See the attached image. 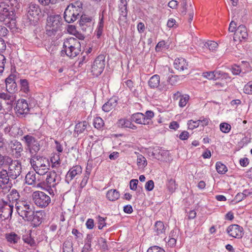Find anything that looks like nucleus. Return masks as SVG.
I'll return each instance as SVG.
<instances>
[{"instance_id":"nucleus-31","label":"nucleus","mask_w":252,"mask_h":252,"mask_svg":"<svg viewBox=\"0 0 252 252\" xmlns=\"http://www.w3.org/2000/svg\"><path fill=\"white\" fill-rule=\"evenodd\" d=\"M137 164L139 168H144L147 165V160L142 155H139L137 156Z\"/></svg>"},{"instance_id":"nucleus-63","label":"nucleus","mask_w":252,"mask_h":252,"mask_svg":"<svg viewBox=\"0 0 252 252\" xmlns=\"http://www.w3.org/2000/svg\"><path fill=\"white\" fill-rule=\"evenodd\" d=\"M154 116V112L152 111H147L144 115L145 117V121L147 122L148 120L151 119Z\"/></svg>"},{"instance_id":"nucleus-22","label":"nucleus","mask_w":252,"mask_h":252,"mask_svg":"<svg viewBox=\"0 0 252 252\" xmlns=\"http://www.w3.org/2000/svg\"><path fill=\"white\" fill-rule=\"evenodd\" d=\"M118 126L119 127H127L132 129H136L137 127L133 125L131 121L125 119H120L117 122Z\"/></svg>"},{"instance_id":"nucleus-62","label":"nucleus","mask_w":252,"mask_h":252,"mask_svg":"<svg viewBox=\"0 0 252 252\" xmlns=\"http://www.w3.org/2000/svg\"><path fill=\"white\" fill-rule=\"evenodd\" d=\"M8 32L6 27L3 26H0V36H5Z\"/></svg>"},{"instance_id":"nucleus-23","label":"nucleus","mask_w":252,"mask_h":252,"mask_svg":"<svg viewBox=\"0 0 252 252\" xmlns=\"http://www.w3.org/2000/svg\"><path fill=\"white\" fill-rule=\"evenodd\" d=\"M174 65L175 68L179 71H183L185 69H187L188 66V63L186 60L182 58L176 59Z\"/></svg>"},{"instance_id":"nucleus-53","label":"nucleus","mask_w":252,"mask_h":252,"mask_svg":"<svg viewBox=\"0 0 252 252\" xmlns=\"http://www.w3.org/2000/svg\"><path fill=\"white\" fill-rule=\"evenodd\" d=\"M147 252H165V251L158 247V246H153L151 247L148 249Z\"/></svg>"},{"instance_id":"nucleus-35","label":"nucleus","mask_w":252,"mask_h":252,"mask_svg":"<svg viewBox=\"0 0 252 252\" xmlns=\"http://www.w3.org/2000/svg\"><path fill=\"white\" fill-rule=\"evenodd\" d=\"M12 142L13 143L12 145L11 146V149L13 150H15L16 153L20 154L23 151L22 145L20 142L15 140L13 142Z\"/></svg>"},{"instance_id":"nucleus-12","label":"nucleus","mask_w":252,"mask_h":252,"mask_svg":"<svg viewBox=\"0 0 252 252\" xmlns=\"http://www.w3.org/2000/svg\"><path fill=\"white\" fill-rule=\"evenodd\" d=\"M21 170L22 166L21 163L16 160L12 161L11 159L7 171L10 178L16 179L21 174Z\"/></svg>"},{"instance_id":"nucleus-38","label":"nucleus","mask_w":252,"mask_h":252,"mask_svg":"<svg viewBox=\"0 0 252 252\" xmlns=\"http://www.w3.org/2000/svg\"><path fill=\"white\" fill-rule=\"evenodd\" d=\"M10 176L6 169H2L0 171V181L9 182Z\"/></svg>"},{"instance_id":"nucleus-43","label":"nucleus","mask_w":252,"mask_h":252,"mask_svg":"<svg viewBox=\"0 0 252 252\" xmlns=\"http://www.w3.org/2000/svg\"><path fill=\"white\" fill-rule=\"evenodd\" d=\"M10 162V158L8 156H4L0 154V167L4 165L8 164Z\"/></svg>"},{"instance_id":"nucleus-58","label":"nucleus","mask_w":252,"mask_h":252,"mask_svg":"<svg viewBox=\"0 0 252 252\" xmlns=\"http://www.w3.org/2000/svg\"><path fill=\"white\" fill-rule=\"evenodd\" d=\"M230 1L231 3V5H230V9L234 17L235 13H236V8H235L236 5V0H230Z\"/></svg>"},{"instance_id":"nucleus-4","label":"nucleus","mask_w":252,"mask_h":252,"mask_svg":"<svg viewBox=\"0 0 252 252\" xmlns=\"http://www.w3.org/2000/svg\"><path fill=\"white\" fill-rule=\"evenodd\" d=\"M18 215L25 220L31 221L34 218V207L30 202L19 201L15 204Z\"/></svg>"},{"instance_id":"nucleus-16","label":"nucleus","mask_w":252,"mask_h":252,"mask_svg":"<svg viewBox=\"0 0 252 252\" xmlns=\"http://www.w3.org/2000/svg\"><path fill=\"white\" fill-rule=\"evenodd\" d=\"M14 109L16 113L19 115L26 114L30 110L27 101L24 99H19L17 101Z\"/></svg>"},{"instance_id":"nucleus-6","label":"nucleus","mask_w":252,"mask_h":252,"mask_svg":"<svg viewBox=\"0 0 252 252\" xmlns=\"http://www.w3.org/2000/svg\"><path fill=\"white\" fill-rule=\"evenodd\" d=\"M32 197L34 203L41 208H46L51 202L50 197L43 191H34L32 193Z\"/></svg>"},{"instance_id":"nucleus-2","label":"nucleus","mask_w":252,"mask_h":252,"mask_svg":"<svg viewBox=\"0 0 252 252\" xmlns=\"http://www.w3.org/2000/svg\"><path fill=\"white\" fill-rule=\"evenodd\" d=\"M81 44L79 40L73 37L66 38L63 44L61 51L62 56L66 55L70 58L76 57L80 52Z\"/></svg>"},{"instance_id":"nucleus-10","label":"nucleus","mask_w":252,"mask_h":252,"mask_svg":"<svg viewBox=\"0 0 252 252\" xmlns=\"http://www.w3.org/2000/svg\"><path fill=\"white\" fill-rule=\"evenodd\" d=\"M13 209V205L12 203L2 200L0 203V220L11 219Z\"/></svg>"},{"instance_id":"nucleus-59","label":"nucleus","mask_w":252,"mask_h":252,"mask_svg":"<svg viewBox=\"0 0 252 252\" xmlns=\"http://www.w3.org/2000/svg\"><path fill=\"white\" fill-rule=\"evenodd\" d=\"M127 9L126 6H122L121 7V13L120 15L121 17H123L125 19H126L127 17Z\"/></svg>"},{"instance_id":"nucleus-41","label":"nucleus","mask_w":252,"mask_h":252,"mask_svg":"<svg viewBox=\"0 0 252 252\" xmlns=\"http://www.w3.org/2000/svg\"><path fill=\"white\" fill-rule=\"evenodd\" d=\"M91 238L87 237L85 245L82 248V252H88L91 250Z\"/></svg>"},{"instance_id":"nucleus-57","label":"nucleus","mask_w":252,"mask_h":252,"mask_svg":"<svg viewBox=\"0 0 252 252\" xmlns=\"http://www.w3.org/2000/svg\"><path fill=\"white\" fill-rule=\"evenodd\" d=\"M245 93L248 94H252V81L249 82L245 86Z\"/></svg>"},{"instance_id":"nucleus-25","label":"nucleus","mask_w":252,"mask_h":252,"mask_svg":"<svg viewBox=\"0 0 252 252\" xmlns=\"http://www.w3.org/2000/svg\"><path fill=\"white\" fill-rule=\"evenodd\" d=\"M107 198L111 201H115L120 197V193L115 189L109 190L106 193Z\"/></svg>"},{"instance_id":"nucleus-54","label":"nucleus","mask_w":252,"mask_h":252,"mask_svg":"<svg viewBox=\"0 0 252 252\" xmlns=\"http://www.w3.org/2000/svg\"><path fill=\"white\" fill-rule=\"evenodd\" d=\"M145 189L148 191H151L154 188V182L153 180H149L146 182L145 186Z\"/></svg>"},{"instance_id":"nucleus-20","label":"nucleus","mask_w":252,"mask_h":252,"mask_svg":"<svg viewBox=\"0 0 252 252\" xmlns=\"http://www.w3.org/2000/svg\"><path fill=\"white\" fill-rule=\"evenodd\" d=\"M19 198L20 195L15 189H12L7 195L8 203H11L13 205L14 203L16 204L17 202L20 201Z\"/></svg>"},{"instance_id":"nucleus-3","label":"nucleus","mask_w":252,"mask_h":252,"mask_svg":"<svg viewBox=\"0 0 252 252\" xmlns=\"http://www.w3.org/2000/svg\"><path fill=\"white\" fill-rule=\"evenodd\" d=\"M30 162L34 171L40 175L48 173L50 167V163L47 158L37 155L32 157Z\"/></svg>"},{"instance_id":"nucleus-51","label":"nucleus","mask_w":252,"mask_h":252,"mask_svg":"<svg viewBox=\"0 0 252 252\" xmlns=\"http://www.w3.org/2000/svg\"><path fill=\"white\" fill-rule=\"evenodd\" d=\"M6 59L5 57L0 54V74L2 73L4 70Z\"/></svg>"},{"instance_id":"nucleus-32","label":"nucleus","mask_w":252,"mask_h":252,"mask_svg":"<svg viewBox=\"0 0 252 252\" xmlns=\"http://www.w3.org/2000/svg\"><path fill=\"white\" fill-rule=\"evenodd\" d=\"M10 188L9 182L0 181V192L4 194L9 190Z\"/></svg>"},{"instance_id":"nucleus-55","label":"nucleus","mask_w":252,"mask_h":252,"mask_svg":"<svg viewBox=\"0 0 252 252\" xmlns=\"http://www.w3.org/2000/svg\"><path fill=\"white\" fill-rule=\"evenodd\" d=\"M177 76L171 75L168 77L167 81L171 85H174L177 82Z\"/></svg>"},{"instance_id":"nucleus-27","label":"nucleus","mask_w":252,"mask_h":252,"mask_svg":"<svg viewBox=\"0 0 252 252\" xmlns=\"http://www.w3.org/2000/svg\"><path fill=\"white\" fill-rule=\"evenodd\" d=\"M221 73L220 71L206 72L203 73V76L210 80H216L220 77Z\"/></svg>"},{"instance_id":"nucleus-11","label":"nucleus","mask_w":252,"mask_h":252,"mask_svg":"<svg viewBox=\"0 0 252 252\" xmlns=\"http://www.w3.org/2000/svg\"><path fill=\"white\" fill-rule=\"evenodd\" d=\"M27 15L28 19L33 23L37 22L41 14V9L38 5L35 3L29 4L27 8Z\"/></svg>"},{"instance_id":"nucleus-44","label":"nucleus","mask_w":252,"mask_h":252,"mask_svg":"<svg viewBox=\"0 0 252 252\" xmlns=\"http://www.w3.org/2000/svg\"><path fill=\"white\" fill-rule=\"evenodd\" d=\"M103 120L100 117H96L94 119V126L97 129H100L104 126Z\"/></svg>"},{"instance_id":"nucleus-26","label":"nucleus","mask_w":252,"mask_h":252,"mask_svg":"<svg viewBox=\"0 0 252 252\" xmlns=\"http://www.w3.org/2000/svg\"><path fill=\"white\" fill-rule=\"evenodd\" d=\"M160 82L159 76L156 74L152 76L148 81V85L151 89H155L158 87Z\"/></svg>"},{"instance_id":"nucleus-56","label":"nucleus","mask_w":252,"mask_h":252,"mask_svg":"<svg viewBox=\"0 0 252 252\" xmlns=\"http://www.w3.org/2000/svg\"><path fill=\"white\" fill-rule=\"evenodd\" d=\"M138 181L137 179H132L130 181L129 187L131 190H136Z\"/></svg>"},{"instance_id":"nucleus-17","label":"nucleus","mask_w":252,"mask_h":252,"mask_svg":"<svg viewBox=\"0 0 252 252\" xmlns=\"http://www.w3.org/2000/svg\"><path fill=\"white\" fill-rule=\"evenodd\" d=\"M26 182L28 185L36 186L39 187L40 183L39 179L36 177V174L34 172H29L25 177Z\"/></svg>"},{"instance_id":"nucleus-5","label":"nucleus","mask_w":252,"mask_h":252,"mask_svg":"<svg viewBox=\"0 0 252 252\" xmlns=\"http://www.w3.org/2000/svg\"><path fill=\"white\" fill-rule=\"evenodd\" d=\"M82 3L80 1H77L74 3L70 4L65 9L64 12L65 21L68 23H72L77 19L79 13L81 12Z\"/></svg>"},{"instance_id":"nucleus-24","label":"nucleus","mask_w":252,"mask_h":252,"mask_svg":"<svg viewBox=\"0 0 252 252\" xmlns=\"http://www.w3.org/2000/svg\"><path fill=\"white\" fill-rule=\"evenodd\" d=\"M165 230L166 227L162 221H158L156 222L154 230L157 235H160L161 237H162V235L165 234Z\"/></svg>"},{"instance_id":"nucleus-33","label":"nucleus","mask_w":252,"mask_h":252,"mask_svg":"<svg viewBox=\"0 0 252 252\" xmlns=\"http://www.w3.org/2000/svg\"><path fill=\"white\" fill-rule=\"evenodd\" d=\"M23 133L22 130L20 129L19 126L16 125L11 126V136L16 137L18 135H22Z\"/></svg>"},{"instance_id":"nucleus-45","label":"nucleus","mask_w":252,"mask_h":252,"mask_svg":"<svg viewBox=\"0 0 252 252\" xmlns=\"http://www.w3.org/2000/svg\"><path fill=\"white\" fill-rule=\"evenodd\" d=\"M104 27V21H103V16H102L101 18L100 19L98 26L97 29V37H99L103 32V29Z\"/></svg>"},{"instance_id":"nucleus-64","label":"nucleus","mask_w":252,"mask_h":252,"mask_svg":"<svg viewBox=\"0 0 252 252\" xmlns=\"http://www.w3.org/2000/svg\"><path fill=\"white\" fill-rule=\"evenodd\" d=\"M239 162L242 166L246 167L248 165L249 160L247 158H241L239 160Z\"/></svg>"},{"instance_id":"nucleus-28","label":"nucleus","mask_w":252,"mask_h":252,"mask_svg":"<svg viewBox=\"0 0 252 252\" xmlns=\"http://www.w3.org/2000/svg\"><path fill=\"white\" fill-rule=\"evenodd\" d=\"M5 238L7 242L10 244L17 243L20 240V237L14 232L6 234Z\"/></svg>"},{"instance_id":"nucleus-34","label":"nucleus","mask_w":252,"mask_h":252,"mask_svg":"<svg viewBox=\"0 0 252 252\" xmlns=\"http://www.w3.org/2000/svg\"><path fill=\"white\" fill-rule=\"evenodd\" d=\"M204 47L208 48L210 51H214L218 48V44L214 41H208L204 44Z\"/></svg>"},{"instance_id":"nucleus-37","label":"nucleus","mask_w":252,"mask_h":252,"mask_svg":"<svg viewBox=\"0 0 252 252\" xmlns=\"http://www.w3.org/2000/svg\"><path fill=\"white\" fill-rule=\"evenodd\" d=\"M216 168L220 174H224L227 170L226 166L220 162H217L216 164Z\"/></svg>"},{"instance_id":"nucleus-14","label":"nucleus","mask_w":252,"mask_h":252,"mask_svg":"<svg viewBox=\"0 0 252 252\" xmlns=\"http://www.w3.org/2000/svg\"><path fill=\"white\" fill-rule=\"evenodd\" d=\"M232 15V21L230 23L229 28H228V32L229 34L227 36V37L229 39V44L230 45L234 46L235 43V33L236 32V22L235 18V17H233V15L231 13ZM235 16V14L234 15Z\"/></svg>"},{"instance_id":"nucleus-61","label":"nucleus","mask_w":252,"mask_h":252,"mask_svg":"<svg viewBox=\"0 0 252 252\" xmlns=\"http://www.w3.org/2000/svg\"><path fill=\"white\" fill-rule=\"evenodd\" d=\"M244 234V229L242 227L237 225V238H241Z\"/></svg>"},{"instance_id":"nucleus-40","label":"nucleus","mask_w":252,"mask_h":252,"mask_svg":"<svg viewBox=\"0 0 252 252\" xmlns=\"http://www.w3.org/2000/svg\"><path fill=\"white\" fill-rule=\"evenodd\" d=\"M189 99V96L188 94L183 95L179 99V106L180 107H185Z\"/></svg>"},{"instance_id":"nucleus-8","label":"nucleus","mask_w":252,"mask_h":252,"mask_svg":"<svg viewBox=\"0 0 252 252\" xmlns=\"http://www.w3.org/2000/svg\"><path fill=\"white\" fill-rule=\"evenodd\" d=\"M23 140L25 142L27 150H29L31 155V158L33 156L37 155V153L40 148L39 141L34 137L30 134L24 136Z\"/></svg>"},{"instance_id":"nucleus-13","label":"nucleus","mask_w":252,"mask_h":252,"mask_svg":"<svg viewBox=\"0 0 252 252\" xmlns=\"http://www.w3.org/2000/svg\"><path fill=\"white\" fill-rule=\"evenodd\" d=\"M47 173L46 179L47 185L50 188H55L61 181V178L60 175L54 171H52Z\"/></svg>"},{"instance_id":"nucleus-60","label":"nucleus","mask_w":252,"mask_h":252,"mask_svg":"<svg viewBox=\"0 0 252 252\" xmlns=\"http://www.w3.org/2000/svg\"><path fill=\"white\" fill-rule=\"evenodd\" d=\"M187 0H183L182 2V9L181 13L183 15H185L187 13Z\"/></svg>"},{"instance_id":"nucleus-42","label":"nucleus","mask_w":252,"mask_h":252,"mask_svg":"<svg viewBox=\"0 0 252 252\" xmlns=\"http://www.w3.org/2000/svg\"><path fill=\"white\" fill-rule=\"evenodd\" d=\"M227 233L234 238H236V224L230 225L227 229Z\"/></svg>"},{"instance_id":"nucleus-49","label":"nucleus","mask_w":252,"mask_h":252,"mask_svg":"<svg viewBox=\"0 0 252 252\" xmlns=\"http://www.w3.org/2000/svg\"><path fill=\"white\" fill-rule=\"evenodd\" d=\"M98 243L99 244L98 247L102 249L103 251L107 250V245L106 244V240L102 238L98 239Z\"/></svg>"},{"instance_id":"nucleus-19","label":"nucleus","mask_w":252,"mask_h":252,"mask_svg":"<svg viewBox=\"0 0 252 252\" xmlns=\"http://www.w3.org/2000/svg\"><path fill=\"white\" fill-rule=\"evenodd\" d=\"M131 121L138 124L146 125L149 122H146L144 115L141 113H136L131 116Z\"/></svg>"},{"instance_id":"nucleus-21","label":"nucleus","mask_w":252,"mask_h":252,"mask_svg":"<svg viewBox=\"0 0 252 252\" xmlns=\"http://www.w3.org/2000/svg\"><path fill=\"white\" fill-rule=\"evenodd\" d=\"M117 105V101L116 99L111 98L102 106V109L104 111L108 112L114 109Z\"/></svg>"},{"instance_id":"nucleus-47","label":"nucleus","mask_w":252,"mask_h":252,"mask_svg":"<svg viewBox=\"0 0 252 252\" xmlns=\"http://www.w3.org/2000/svg\"><path fill=\"white\" fill-rule=\"evenodd\" d=\"M21 86V89L25 92L27 93L29 91V83L26 79H21L20 80Z\"/></svg>"},{"instance_id":"nucleus-39","label":"nucleus","mask_w":252,"mask_h":252,"mask_svg":"<svg viewBox=\"0 0 252 252\" xmlns=\"http://www.w3.org/2000/svg\"><path fill=\"white\" fill-rule=\"evenodd\" d=\"M6 89L9 93L10 94H13L17 90L16 82L12 83L11 84L7 83L6 85Z\"/></svg>"},{"instance_id":"nucleus-15","label":"nucleus","mask_w":252,"mask_h":252,"mask_svg":"<svg viewBox=\"0 0 252 252\" xmlns=\"http://www.w3.org/2000/svg\"><path fill=\"white\" fill-rule=\"evenodd\" d=\"M82 171V168L80 165L73 166L67 172L65 181L69 184L74 178H76L80 175Z\"/></svg>"},{"instance_id":"nucleus-7","label":"nucleus","mask_w":252,"mask_h":252,"mask_svg":"<svg viewBox=\"0 0 252 252\" xmlns=\"http://www.w3.org/2000/svg\"><path fill=\"white\" fill-rule=\"evenodd\" d=\"M62 19L60 15H51L47 17L46 31L51 35L50 32L53 33L58 31L62 26Z\"/></svg>"},{"instance_id":"nucleus-52","label":"nucleus","mask_w":252,"mask_h":252,"mask_svg":"<svg viewBox=\"0 0 252 252\" xmlns=\"http://www.w3.org/2000/svg\"><path fill=\"white\" fill-rule=\"evenodd\" d=\"M98 229H102L106 225V223L105 222V219L101 217L98 216Z\"/></svg>"},{"instance_id":"nucleus-48","label":"nucleus","mask_w":252,"mask_h":252,"mask_svg":"<svg viewBox=\"0 0 252 252\" xmlns=\"http://www.w3.org/2000/svg\"><path fill=\"white\" fill-rule=\"evenodd\" d=\"M220 128L222 132L228 133L231 129V126L227 123H223L220 124Z\"/></svg>"},{"instance_id":"nucleus-46","label":"nucleus","mask_w":252,"mask_h":252,"mask_svg":"<svg viewBox=\"0 0 252 252\" xmlns=\"http://www.w3.org/2000/svg\"><path fill=\"white\" fill-rule=\"evenodd\" d=\"M92 21L91 17L87 16L86 15H82L80 20V25H88V24H90Z\"/></svg>"},{"instance_id":"nucleus-9","label":"nucleus","mask_w":252,"mask_h":252,"mask_svg":"<svg viewBox=\"0 0 252 252\" xmlns=\"http://www.w3.org/2000/svg\"><path fill=\"white\" fill-rule=\"evenodd\" d=\"M105 65V57L99 55L94 61L92 66L91 72L94 76L97 77L103 72Z\"/></svg>"},{"instance_id":"nucleus-50","label":"nucleus","mask_w":252,"mask_h":252,"mask_svg":"<svg viewBox=\"0 0 252 252\" xmlns=\"http://www.w3.org/2000/svg\"><path fill=\"white\" fill-rule=\"evenodd\" d=\"M189 128L190 129H193L197 127L199 125V122L198 121H193L192 120L188 121V123Z\"/></svg>"},{"instance_id":"nucleus-30","label":"nucleus","mask_w":252,"mask_h":252,"mask_svg":"<svg viewBox=\"0 0 252 252\" xmlns=\"http://www.w3.org/2000/svg\"><path fill=\"white\" fill-rule=\"evenodd\" d=\"M237 32H238L240 34L239 36V38L240 41H241V38L243 39H246L247 38L248 34L247 28L245 26L240 25L237 27Z\"/></svg>"},{"instance_id":"nucleus-18","label":"nucleus","mask_w":252,"mask_h":252,"mask_svg":"<svg viewBox=\"0 0 252 252\" xmlns=\"http://www.w3.org/2000/svg\"><path fill=\"white\" fill-rule=\"evenodd\" d=\"M88 124V122L85 121L78 122L75 126L74 136L77 137L79 134L83 133L86 130Z\"/></svg>"},{"instance_id":"nucleus-36","label":"nucleus","mask_w":252,"mask_h":252,"mask_svg":"<svg viewBox=\"0 0 252 252\" xmlns=\"http://www.w3.org/2000/svg\"><path fill=\"white\" fill-rule=\"evenodd\" d=\"M63 252H73V244L72 242L67 240L64 242Z\"/></svg>"},{"instance_id":"nucleus-29","label":"nucleus","mask_w":252,"mask_h":252,"mask_svg":"<svg viewBox=\"0 0 252 252\" xmlns=\"http://www.w3.org/2000/svg\"><path fill=\"white\" fill-rule=\"evenodd\" d=\"M166 187L168 191L171 192H174L177 188V185L176 184L175 180L172 178L168 179L166 183Z\"/></svg>"},{"instance_id":"nucleus-1","label":"nucleus","mask_w":252,"mask_h":252,"mask_svg":"<svg viewBox=\"0 0 252 252\" xmlns=\"http://www.w3.org/2000/svg\"><path fill=\"white\" fill-rule=\"evenodd\" d=\"M21 7L18 0H1L0 1V21L11 29L16 27V13Z\"/></svg>"}]
</instances>
